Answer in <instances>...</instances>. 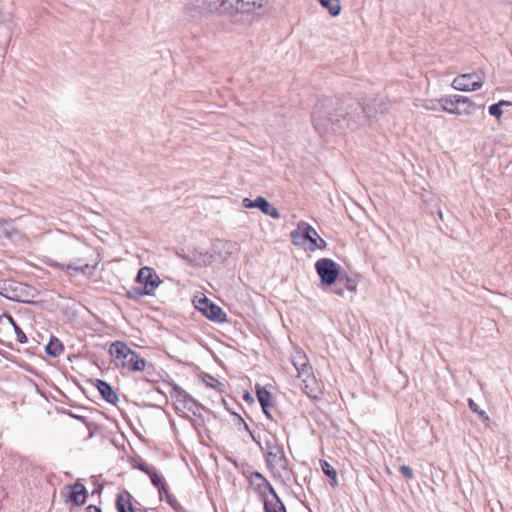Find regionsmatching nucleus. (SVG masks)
<instances>
[{"label":"nucleus","mask_w":512,"mask_h":512,"mask_svg":"<svg viewBox=\"0 0 512 512\" xmlns=\"http://www.w3.org/2000/svg\"><path fill=\"white\" fill-rule=\"evenodd\" d=\"M443 111L454 115L472 114V110L479 108L470 98L460 95L445 96L439 99Z\"/></svg>","instance_id":"6"},{"label":"nucleus","mask_w":512,"mask_h":512,"mask_svg":"<svg viewBox=\"0 0 512 512\" xmlns=\"http://www.w3.org/2000/svg\"><path fill=\"white\" fill-rule=\"evenodd\" d=\"M3 317L8 321V323L13 327L15 333H16V337H17V340L18 342L20 343H26L27 342V336L25 335V333L22 331V329L16 324V322L14 321V319L12 318L11 315H8V314H4Z\"/></svg>","instance_id":"25"},{"label":"nucleus","mask_w":512,"mask_h":512,"mask_svg":"<svg viewBox=\"0 0 512 512\" xmlns=\"http://www.w3.org/2000/svg\"><path fill=\"white\" fill-rule=\"evenodd\" d=\"M0 294L13 301H22L17 284L12 282H0Z\"/></svg>","instance_id":"17"},{"label":"nucleus","mask_w":512,"mask_h":512,"mask_svg":"<svg viewBox=\"0 0 512 512\" xmlns=\"http://www.w3.org/2000/svg\"><path fill=\"white\" fill-rule=\"evenodd\" d=\"M206 378L208 380H204V381L206 382V384L208 386L215 388L217 385H220L219 381L217 379H215L214 377L207 375Z\"/></svg>","instance_id":"36"},{"label":"nucleus","mask_w":512,"mask_h":512,"mask_svg":"<svg viewBox=\"0 0 512 512\" xmlns=\"http://www.w3.org/2000/svg\"><path fill=\"white\" fill-rule=\"evenodd\" d=\"M182 258L190 265L202 267L208 266L213 262V256L207 251L194 250L189 255Z\"/></svg>","instance_id":"15"},{"label":"nucleus","mask_w":512,"mask_h":512,"mask_svg":"<svg viewBox=\"0 0 512 512\" xmlns=\"http://www.w3.org/2000/svg\"><path fill=\"white\" fill-rule=\"evenodd\" d=\"M23 238V233L15 228L11 222L0 220V243H3L5 240L18 242Z\"/></svg>","instance_id":"13"},{"label":"nucleus","mask_w":512,"mask_h":512,"mask_svg":"<svg viewBox=\"0 0 512 512\" xmlns=\"http://www.w3.org/2000/svg\"><path fill=\"white\" fill-rule=\"evenodd\" d=\"M171 399L174 402L175 408L179 411H188L196 414L195 409H198L199 406L185 390L180 388L179 386H174L171 391Z\"/></svg>","instance_id":"7"},{"label":"nucleus","mask_w":512,"mask_h":512,"mask_svg":"<svg viewBox=\"0 0 512 512\" xmlns=\"http://www.w3.org/2000/svg\"><path fill=\"white\" fill-rule=\"evenodd\" d=\"M257 398L266 414H268L266 408L269 406L270 393L259 385L256 386Z\"/></svg>","instance_id":"24"},{"label":"nucleus","mask_w":512,"mask_h":512,"mask_svg":"<svg viewBox=\"0 0 512 512\" xmlns=\"http://www.w3.org/2000/svg\"><path fill=\"white\" fill-rule=\"evenodd\" d=\"M118 512H134V509L132 508V511L129 509H124L121 504H119V511Z\"/></svg>","instance_id":"40"},{"label":"nucleus","mask_w":512,"mask_h":512,"mask_svg":"<svg viewBox=\"0 0 512 512\" xmlns=\"http://www.w3.org/2000/svg\"><path fill=\"white\" fill-rule=\"evenodd\" d=\"M86 512H101V510L94 505H90L86 508Z\"/></svg>","instance_id":"39"},{"label":"nucleus","mask_w":512,"mask_h":512,"mask_svg":"<svg viewBox=\"0 0 512 512\" xmlns=\"http://www.w3.org/2000/svg\"><path fill=\"white\" fill-rule=\"evenodd\" d=\"M460 105H449L450 108H456V107H459Z\"/></svg>","instance_id":"42"},{"label":"nucleus","mask_w":512,"mask_h":512,"mask_svg":"<svg viewBox=\"0 0 512 512\" xmlns=\"http://www.w3.org/2000/svg\"><path fill=\"white\" fill-rule=\"evenodd\" d=\"M312 124L321 136L343 135L356 131L375 118L370 106L356 100L338 102L331 98L320 99L312 111Z\"/></svg>","instance_id":"1"},{"label":"nucleus","mask_w":512,"mask_h":512,"mask_svg":"<svg viewBox=\"0 0 512 512\" xmlns=\"http://www.w3.org/2000/svg\"><path fill=\"white\" fill-rule=\"evenodd\" d=\"M282 512H286V510H285V507H284V506H282Z\"/></svg>","instance_id":"44"},{"label":"nucleus","mask_w":512,"mask_h":512,"mask_svg":"<svg viewBox=\"0 0 512 512\" xmlns=\"http://www.w3.org/2000/svg\"><path fill=\"white\" fill-rule=\"evenodd\" d=\"M206 305L207 306L211 305V302H209V300L206 297H202V298L198 299L195 304L196 308L198 310H200L201 312H203V314H205Z\"/></svg>","instance_id":"33"},{"label":"nucleus","mask_w":512,"mask_h":512,"mask_svg":"<svg viewBox=\"0 0 512 512\" xmlns=\"http://www.w3.org/2000/svg\"><path fill=\"white\" fill-rule=\"evenodd\" d=\"M270 0H204L207 14L225 16L251 15L264 8Z\"/></svg>","instance_id":"3"},{"label":"nucleus","mask_w":512,"mask_h":512,"mask_svg":"<svg viewBox=\"0 0 512 512\" xmlns=\"http://www.w3.org/2000/svg\"><path fill=\"white\" fill-rule=\"evenodd\" d=\"M222 245H223L224 247H226V246H227L228 248H230V247L232 246V243L224 242V243H222Z\"/></svg>","instance_id":"41"},{"label":"nucleus","mask_w":512,"mask_h":512,"mask_svg":"<svg viewBox=\"0 0 512 512\" xmlns=\"http://www.w3.org/2000/svg\"><path fill=\"white\" fill-rule=\"evenodd\" d=\"M242 204L245 208H257L261 210L265 215H268L274 219L280 218V213L278 209L270 204L268 200L262 196H258L255 200H251L250 198H244L242 200Z\"/></svg>","instance_id":"11"},{"label":"nucleus","mask_w":512,"mask_h":512,"mask_svg":"<svg viewBox=\"0 0 512 512\" xmlns=\"http://www.w3.org/2000/svg\"><path fill=\"white\" fill-rule=\"evenodd\" d=\"M400 473L406 478V479H413L414 478V472L413 469L407 465H401L399 467Z\"/></svg>","instance_id":"32"},{"label":"nucleus","mask_w":512,"mask_h":512,"mask_svg":"<svg viewBox=\"0 0 512 512\" xmlns=\"http://www.w3.org/2000/svg\"><path fill=\"white\" fill-rule=\"evenodd\" d=\"M126 295L129 299H139L143 296H153L154 294L143 287H134L131 290L127 291Z\"/></svg>","instance_id":"27"},{"label":"nucleus","mask_w":512,"mask_h":512,"mask_svg":"<svg viewBox=\"0 0 512 512\" xmlns=\"http://www.w3.org/2000/svg\"><path fill=\"white\" fill-rule=\"evenodd\" d=\"M136 281L143 284V288L148 289L153 294H155L156 289L161 284V280L155 270L147 266L139 269Z\"/></svg>","instance_id":"10"},{"label":"nucleus","mask_w":512,"mask_h":512,"mask_svg":"<svg viewBox=\"0 0 512 512\" xmlns=\"http://www.w3.org/2000/svg\"><path fill=\"white\" fill-rule=\"evenodd\" d=\"M343 279H338V282H337V285L334 289V293L339 295V296H343L344 295V288H339L338 286L342 283Z\"/></svg>","instance_id":"37"},{"label":"nucleus","mask_w":512,"mask_h":512,"mask_svg":"<svg viewBox=\"0 0 512 512\" xmlns=\"http://www.w3.org/2000/svg\"><path fill=\"white\" fill-rule=\"evenodd\" d=\"M109 353L112 362L117 368H122L130 372L143 371L146 367V361L140 355L130 349L126 343L116 341L110 345Z\"/></svg>","instance_id":"4"},{"label":"nucleus","mask_w":512,"mask_h":512,"mask_svg":"<svg viewBox=\"0 0 512 512\" xmlns=\"http://www.w3.org/2000/svg\"><path fill=\"white\" fill-rule=\"evenodd\" d=\"M62 351V343L57 338L52 337L46 346L47 354L56 357L59 356L62 353Z\"/></svg>","instance_id":"22"},{"label":"nucleus","mask_w":512,"mask_h":512,"mask_svg":"<svg viewBox=\"0 0 512 512\" xmlns=\"http://www.w3.org/2000/svg\"><path fill=\"white\" fill-rule=\"evenodd\" d=\"M290 354V362L297 372L300 388L309 398L318 399L322 395V388L313 374L308 357L299 347H293Z\"/></svg>","instance_id":"2"},{"label":"nucleus","mask_w":512,"mask_h":512,"mask_svg":"<svg viewBox=\"0 0 512 512\" xmlns=\"http://www.w3.org/2000/svg\"><path fill=\"white\" fill-rule=\"evenodd\" d=\"M97 388L101 396L109 403L115 404L118 401V396L113 388L103 380H97Z\"/></svg>","instance_id":"19"},{"label":"nucleus","mask_w":512,"mask_h":512,"mask_svg":"<svg viewBox=\"0 0 512 512\" xmlns=\"http://www.w3.org/2000/svg\"><path fill=\"white\" fill-rule=\"evenodd\" d=\"M266 511H267V512H270V510L268 509V507H267V506H266Z\"/></svg>","instance_id":"45"},{"label":"nucleus","mask_w":512,"mask_h":512,"mask_svg":"<svg viewBox=\"0 0 512 512\" xmlns=\"http://www.w3.org/2000/svg\"><path fill=\"white\" fill-rule=\"evenodd\" d=\"M149 477L151 479L152 484L158 488L159 493L162 491L166 492L165 484L163 482V479L156 473L155 469H153L149 474Z\"/></svg>","instance_id":"30"},{"label":"nucleus","mask_w":512,"mask_h":512,"mask_svg":"<svg viewBox=\"0 0 512 512\" xmlns=\"http://www.w3.org/2000/svg\"><path fill=\"white\" fill-rule=\"evenodd\" d=\"M437 104H440V103H439V100H437V101L429 100V101H426V102L423 104V107H424L426 110H436V108H437Z\"/></svg>","instance_id":"35"},{"label":"nucleus","mask_w":512,"mask_h":512,"mask_svg":"<svg viewBox=\"0 0 512 512\" xmlns=\"http://www.w3.org/2000/svg\"><path fill=\"white\" fill-rule=\"evenodd\" d=\"M71 488L70 500L77 506L83 505L87 499V490L85 486L77 482Z\"/></svg>","instance_id":"18"},{"label":"nucleus","mask_w":512,"mask_h":512,"mask_svg":"<svg viewBox=\"0 0 512 512\" xmlns=\"http://www.w3.org/2000/svg\"><path fill=\"white\" fill-rule=\"evenodd\" d=\"M88 250L86 246L80 244L75 239H67L61 245V252L74 259L77 263H81L85 259L84 255H86Z\"/></svg>","instance_id":"12"},{"label":"nucleus","mask_w":512,"mask_h":512,"mask_svg":"<svg viewBox=\"0 0 512 512\" xmlns=\"http://www.w3.org/2000/svg\"><path fill=\"white\" fill-rule=\"evenodd\" d=\"M511 105H512L511 102L506 101V100H501L498 103H495V104H492L491 106H489L488 111H489L490 115L499 119L503 114L502 107L503 106H511Z\"/></svg>","instance_id":"26"},{"label":"nucleus","mask_w":512,"mask_h":512,"mask_svg":"<svg viewBox=\"0 0 512 512\" xmlns=\"http://www.w3.org/2000/svg\"><path fill=\"white\" fill-rule=\"evenodd\" d=\"M345 289H347L350 292H356L357 290V284L354 280L346 279L345 281Z\"/></svg>","instance_id":"34"},{"label":"nucleus","mask_w":512,"mask_h":512,"mask_svg":"<svg viewBox=\"0 0 512 512\" xmlns=\"http://www.w3.org/2000/svg\"><path fill=\"white\" fill-rule=\"evenodd\" d=\"M290 238L294 245L301 246L306 251H315L316 249H324L327 245L316 230L308 223L301 221L297 225V229L290 233Z\"/></svg>","instance_id":"5"},{"label":"nucleus","mask_w":512,"mask_h":512,"mask_svg":"<svg viewBox=\"0 0 512 512\" xmlns=\"http://www.w3.org/2000/svg\"><path fill=\"white\" fill-rule=\"evenodd\" d=\"M138 467H139L140 470H142L146 474H149L154 469L153 467H150V466H148L146 464H140Z\"/></svg>","instance_id":"38"},{"label":"nucleus","mask_w":512,"mask_h":512,"mask_svg":"<svg viewBox=\"0 0 512 512\" xmlns=\"http://www.w3.org/2000/svg\"><path fill=\"white\" fill-rule=\"evenodd\" d=\"M49 264H50V266H57V267H60L61 269H65L67 271L72 270L76 273H83V274L86 272V269L89 268V264H87V263L82 266H76L73 264H68L65 266V265H59L56 262H50Z\"/></svg>","instance_id":"29"},{"label":"nucleus","mask_w":512,"mask_h":512,"mask_svg":"<svg viewBox=\"0 0 512 512\" xmlns=\"http://www.w3.org/2000/svg\"><path fill=\"white\" fill-rule=\"evenodd\" d=\"M484 84V81L477 73L462 74L454 78L451 86L459 91H476Z\"/></svg>","instance_id":"9"},{"label":"nucleus","mask_w":512,"mask_h":512,"mask_svg":"<svg viewBox=\"0 0 512 512\" xmlns=\"http://www.w3.org/2000/svg\"><path fill=\"white\" fill-rule=\"evenodd\" d=\"M317 274L319 275L322 283L331 285L335 283L338 278V266L337 264L328 258H322L315 264Z\"/></svg>","instance_id":"8"},{"label":"nucleus","mask_w":512,"mask_h":512,"mask_svg":"<svg viewBox=\"0 0 512 512\" xmlns=\"http://www.w3.org/2000/svg\"><path fill=\"white\" fill-rule=\"evenodd\" d=\"M208 319L216 322H224L226 321V313L223 311L221 307L216 304L211 303L210 306L206 305V310L204 314Z\"/></svg>","instance_id":"20"},{"label":"nucleus","mask_w":512,"mask_h":512,"mask_svg":"<svg viewBox=\"0 0 512 512\" xmlns=\"http://www.w3.org/2000/svg\"><path fill=\"white\" fill-rule=\"evenodd\" d=\"M468 405H469V408L471 409V411H473L474 413H477L483 420H485V421L489 420V416L487 415V413L483 410H480L479 406L475 403V401L473 399H469Z\"/></svg>","instance_id":"31"},{"label":"nucleus","mask_w":512,"mask_h":512,"mask_svg":"<svg viewBox=\"0 0 512 512\" xmlns=\"http://www.w3.org/2000/svg\"><path fill=\"white\" fill-rule=\"evenodd\" d=\"M183 11L192 18L202 17L207 14L204 0H192L188 2Z\"/></svg>","instance_id":"16"},{"label":"nucleus","mask_w":512,"mask_h":512,"mask_svg":"<svg viewBox=\"0 0 512 512\" xmlns=\"http://www.w3.org/2000/svg\"><path fill=\"white\" fill-rule=\"evenodd\" d=\"M438 214H439V217L442 219V218H443L442 212H441V211H439V213H438Z\"/></svg>","instance_id":"43"},{"label":"nucleus","mask_w":512,"mask_h":512,"mask_svg":"<svg viewBox=\"0 0 512 512\" xmlns=\"http://www.w3.org/2000/svg\"><path fill=\"white\" fill-rule=\"evenodd\" d=\"M129 498H130V494L127 492L120 493L117 495L116 507H117L118 511H119V504H121L124 509H129L130 511H132V504H131Z\"/></svg>","instance_id":"28"},{"label":"nucleus","mask_w":512,"mask_h":512,"mask_svg":"<svg viewBox=\"0 0 512 512\" xmlns=\"http://www.w3.org/2000/svg\"><path fill=\"white\" fill-rule=\"evenodd\" d=\"M320 464L323 473L331 479V485L335 487L338 484L336 470L327 461H320Z\"/></svg>","instance_id":"23"},{"label":"nucleus","mask_w":512,"mask_h":512,"mask_svg":"<svg viewBox=\"0 0 512 512\" xmlns=\"http://www.w3.org/2000/svg\"><path fill=\"white\" fill-rule=\"evenodd\" d=\"M322 7L326 8L330 15L336 17L341 12V5L339 0H317Z\"/></svg>","instance_id":"21"},{"label":"nucleus","mask_w":512,"mask_h":512,"mask_svg":"<svg viewBox=\"0 0 512 512\" xmlns=\"http://www.w3.org/2000/svg\"><path fill=\"white\" fill-rule=\"evenodd\" d=\"M267 462L275 469L285 468L286 459L284 450L278 445H268Z\"/></svg>","instance_id":"14"}]
</instances>
